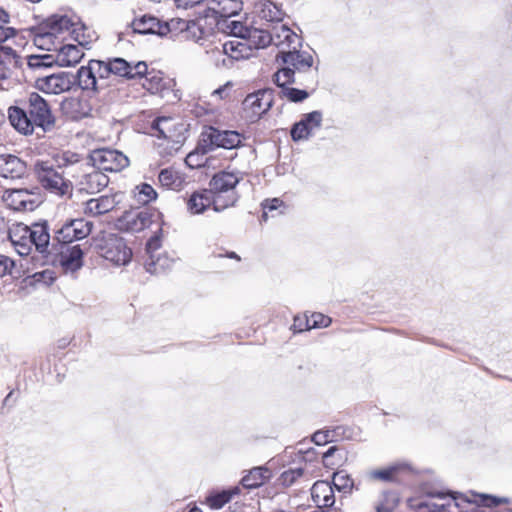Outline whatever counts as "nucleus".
I'll return each mask as SVG.
<instances>
[{
    "instance_id": "f257e3e1",
    "label": "nucleus",
    "mask_w": 512,
    "mask_h": 512,
    "mask_svg": "<svg viewBox=\"0 0 512 512\" xmlns=\"http://www.w3.org/2000/svg\"><path fill=\"white\" fill-rule=\"evenodd\" d=\"M10 124L21 134L31 135L36 127L50 131L55 124V118L48 102L38 93H29L23 101V107L8 108Z\"/></svg>"
},
{
    "instance_id": "f03ea898",
    "label": "nucleus",
    "mask_w": 512,
    "mask_h": 512,
    "mask_svg": "<svg viewBox=\"0 0 512 512\" xmlns=\"http://www.w3.org/2000/svg\"><path fill=\"white\" fill-rule=\"evenodd\" d=\"M471 500L461 493L444 492L432 490L428 492V499L413 504L410 507L426 509L427 512H480L478 505L486 507H497L500 504L508 503L507 498H498L491 495L475 494Z\"/></svg>"
},
{
    "instance_id": "7ed1b4c3",
    "label": "nucleus",
    "mask_w": 512,
    "mask_h": 512,
    "mask_svg": "<svg viewBox=\"0 0 512 512\" xmlns=\"http://www.w3.org/2000/svg\"><path fill=\"white\" fill-rule=\"evenodd\" d=\"M241 177L233 172L222 171L215 174L210 180L208 190L215 198L214 210L221 212L235 205L238 201V194L235 188Z\"/></svg>"
},
{
    "instance_id": "20e7f679",
    "label": "nucleus",
    "mask_w": 512,
    "mask_h": 512,
    "mask_svg": "<svg viewBox=\"0 0 512 512\" xmlns=\"http://www.w3.org/2000/svg\"><path fill=\"white\" fill-rule=\"evenodd\" d=\"M34 174L43 188L51 193L63 196L70 192V184L62 173L57 171L49 160H36L33 166Z\"/></svg>"
},
{
    "instance_id": "39448f33",
    "label": "nucleus",
    "mask_w": 512,
    "mask_h": 512,
    "mask_svg": "<svg viewBox=\"0 0 512 512\" xmlns=\"http://www.w3.org/2000/svg\"><path fill=\"white\" fill-rule=\"evenodd\" d=\"M201 136V146L204 153L212 151L214 148L229 150L238 148L244 139L237 131L219 130L214 127H209Z\"/></svg>"
},
{
    "instance_id": "423d86ee",
    "label": "nucleus",
    "mask_w": 512,
    "mask_h": 512,
    "mask_svg": "<svg viewBox=\"0 0 512 512\" xmlns=\"http://www.w3.org/2000/svg\"><path fill=\"white\" fill-rule=\"evenodd\" d=\"M98 248L103 258L116 265H125L132 257L131 249L127 247L123 238L116 234L104 236Z\"/></svg>"
},
{
    "instance_id": "0eeeda50",
    "label": "nucleus",
    "mask_w": 512,
    "mask_h": 512,
    "mask_svg": "<svg viewBox=\"0 0 512 512\" xmlns=\"http://www.w3.org/2000/svg\"><path fill=\"white\" fill-rule=\"evenodd\" d=\"M273 82L279 89L278 95L290 102H302L309 96L306 90L290 86L291 84H302V82L295 77V70L279 69L273 75Z\"/></svg>"
},
{
    "instance_id": "6e6552de",
    "label": "nucleus",
    "mask_w": 512,
    "mask_h": 512,
    "mask_svg": "<svg viewBox=\"0 0 512 512\" xmlns=\"http://www.w3.org/2000/svg\"><path fill=\"white\" fill-rule=\"evenodd\" d=\"M90 162L104 172H119L129 165V159L118 150L108 148L97 149L91 152Z\"/></svg>"
},
{
    "instance_id": "1a4fd4ad",
    "label": "nucleus",
    "mask_w": 512,
    "mask_h": 512,
    "mask_svg": "<svg viewBox=\"0 0 512 512\" xmlns=\"http://www.w3.org/2000/svg\"><path fill=\"white\" fill-rule=\"evenodd\" d=\"M75 84V77L71 73L59 72L38 77L35 87L46 94H61L69 91Z\"/></svg>"
},
{
    "instance_id": "9d476101",
    "label": "nucleus",
    "mask_w": 512,
    "mask_h": 512,
    "mask_svg": "<svg viewBox=\"0 0 512 512\" xmlns=\"http://www.w3.org/2000/svg\"><path fill=\"white\" fill-rule=\"evenodd\" d=\"M84 254L79 244L61 245L57 261L63 273L75 275L84 265Z\"/></svg>"
},
{
    "instance_id": "9b49d317",
    "label": "nucleus",
    "mask_w": 512,
    "mask_h": 512,
    "mask_svg": "<svg viewBox=\"0 0 512 512\" xmlns=\"http://www.w3.org/2000/svg\"><path fill=\"white\" fill-rule=\"evenodd\" d=\"M37 193L28 189H9L3 194V200L13 210L33 211L37 207Z\"/></svg>"
},
{
    "instance_id": "f8f14e48",
    "label": "nucleus",
    "mask_w": 512,
    "mask_h": 512,
    "mask_svg": "<svg viewBox=\"0 0 512 512\" xmlns=\"http://www.w3.org/2000/svg\"><path fill=\"white\" fill-rule=\"evenodd\" d=\"M154 136L179 143L184 139V125L171 117H159L153 121Z\"/></svg>"
},
{
    "instance_id": "ddd939ff",
    "label": "nucleus",
    "mask_w": 512,
    "mask_h": 512,
    "mask_svg": "<svg viewBox=\"0 0 512 512\" xmlns=\"http://www.w3.org/2000/svg\"><path fill=\"white\" fill-rule=\"evenodd\" d=\"M323 115L320 111H312L304 114L299 122L291 128L293 141L307 140L322 125Z\"/></svg>"
},
{
    "instance_id": "4468645a",
    "label": "nucleus",
    "mask_w": 512,
    "mask_h": 512,
    "mask_svg": "<svg viewBox=\"0 0 512 512\" xmlns=\"http://www.w3.org/2000/svg\"><path fill=\"white\" fill-rule=\"evenodd\" d=\"M277 59H281L285 65L282 69L295 70V75L304 74L310 71L313 66V57L307 51H299L294 48L292 51L281 52Z\"/></svg>"
},
{
    "instance_id": "2eb2a0df",
    "label": "nucleus",
    "mask_w": 512,
    "mask_h": 512,
    "mask_svg": "<svg viewBox=\"0 0 512 512\" xmlns=\"http://www.w3.org/2000/svg\"><path fill=\"white\" fill-rule=\"evenodd\" d=\"M108 183V176L101 170L97 169L92 163L83 171V174L78 180L80 190L86 191L90 194L100 192L102 189L107 187Z\"/></svg>"
},
{
    "instance_id": "dca6fc26",
    "label": "nucleus",
    "mask_w": 512,
    "mask_h": 512,
    "mask_svg": "<svg viewBox=\"0 0 512 512\" xmlns=\"http://www.w3.org/2000/svg\"><path fill=\"white\" fill-rule=\"evenodd\" d=\"M313 502L319 508H327L324 512H342L338 508L332 509L335 504L334 488L328 481H317L311 488Z\"/></svg>"
},
{
    "instance_id": "f3484780",
    "label": "nucleus",
    "mask_w": 512,
    "mask_h": 512,
    "mask_svg": "<svg viewBox=\"0 0 512 512\" xmlns=\"http://www.w3.org/2000/svg\"><path fill=\"white\" fill-rule=\"evenodd\" d=\"M133 31L139 34H155L159 36L166 35L170 29L167 22H162L158 18L144 14L135 18L131 24Z\"/></svg>"
},
{
    "instance_id": "a211bd4d",
    "label": "nucleus",
    "mask_w": 512,
    "mask_h": 512,
    "mask_svg": "<svg viewBox=\"0 0 512 512\" xmlns=\"http://www.w3.org/2000/svg\"><path fill=\"white\" fill-rule=\"evenodd\" d=\"M272 101V91L264 89L247 95L243 105L245 109L251 110L254 117H260L271 108Z\"/></svg>"
},
{
    "instance_id": "6ab92c4d",
    "label": "nucleus",
    "mask_w": 512,
    "mask_h": 512,
    "mask_svg": "<svg viewBox=\"0 0 512 512\" xmlns=\"http://www.w3.org/2000/svg\"><path fill=\"white\" fill-rule=\"evenodd\" d=\"M56 39L65 33L74 34L76 23L67 15H52L42 24Z\"/></svg>"
},
{
    "instance_id": "aec40b11",
    "label": "nucleus",
    "mask_w": 512,
    "mask_h": 512,
    "mask_svg": "<svg viewBox=\"0 0 512 512\" xmlns=\"http://www.w3.org/2000/svg\"><path fill=\"white\" fill-rule=\"evenodd\" d=\"M28 226L23 223L13 225L9 230V239L20 256L31 253V241L29 240Z\"/></svg>"
},
{
    "instance_id": "412c9836",
    "label": "nucleus",
    "mask_w": 512,
    "mask_h": 512,
    "mask_svg": "<svg viewBox=\"0 0 512 512\" xmlns=\"http://www.w3.org/2000/svg\"><path fill=\"white\" fill-rule=\"evenodd\" d=\"M29 240L31 241V250H35L41 254L49 253L50 235L47 223H34L28 226Z\"/></svg>"
},
{
    "instance_id": "4be33fe9",
    "label": "nucleus",
    "mask_w": 512,
    "mask_h": 512,
    "mask_svg": "<svg viewBox=\"0 0 512 512\" xmlns=\"http://www.w3.org/2000/svg\"><path fill=\"white\" fill-rule=\"evenodd\" d=\"M26 173V164L15 155H0V175L4 178L19 179Z\"/></svg>"
},
{
    "instance_id": "5701e85b",
    "label": "nucleus",
    "mask_w": 512,
    "mask_h": 512,
    "mask_svg": "<svg viewBox=\"0 0 512 512\" xmlns=\"http://www.w3.org/2000/svg\"><path fill=\"white\" fill-rule=\"evenodd\" d=\"M152 216V213L147 209L131 211L124 215L122 221L126 230L130 232H140L151 225Z\"/></svg>"
},
{
    "instance_id": "b1692460",
    "label": "nucleus",
    "mask_w": 512,
    "mask_h": 512,
    "mask_svg": "<svg viewBox=\"0 0 512 512\" xmlns=\"http://www.w3.org/2000/svg\"><path fill=\"white\" fill-rule=\"evenodd\" d=\"M222 51L226 54L230 66L234 60L247 59L252 56L249 44L245 39H232L222 43Z\"/></svg>"
},
{
    "instance_id": "393cba45",
    "label": "nucleus",
    "mask_w": 512,
    "mask_h": 512,
    "mask_svg": "<svg viewBox=\"0 0 512 512\" xmlns=\"http://www.w3.org/2000/svg\"><path fill=\"white\" fill-rule=\"evenodd\" d=\"M84 52L77 45L67 44L62 46L55 57V62L62 67L74 66L80 62Z\"/></svg>"
},
{
    "instance_id": "a878e982",
    "label": "nucleus",
    "mask_w": 512,
    "mask_h": 512,
    "mask_svg": "<svg viewBox=\"0 0 512 512\" xmlns=\"http://www.w3.org/2000/svg\"><path fill=\"white\" fill-rule=\"evenodd\" d=\"M245 41L249 44L251 54L254 49L265 48L274 41V36L266 29L249 27Z\"/></svg>"
},
{
    "instance_id": "bb28decb",
    "label": "nucleus",
    "mask_w": 512,
    "mask_h": 512,
    "mask_svg": "<svg viewBox=\"0 0 512 512\" xmlns=\"http://www.w3.org/2000/svg\"><path fill=\"white\" fill-rule=\"evenodd\" d=\"M116 205L114 196L103 195L99 198H93L85 203L84 212L86 214L97 216L111 211Z\"/></svg>"
},
{
    "instance_id": "cd10ccee",
    "label": "nucleus",
    "mask_w": 512,
    "mask_h": 512,
    "mask_svg": "<svg viewBox=\"0 0 512 512\" xmlns=\"http://www.w3.org/2000/svg\"><path fill=\"white\" fill-rule=\"evenodd\" d=\"M214 196L208 190L194 192L187 201V208L192 214L203 213L210 205L214 207Z\"/></svg>"
},
{
    "instance_id": "c85d7f7f",
    "label": "nucleus",
    "mask_w": 512,
    "mask_h": 512,
    "mask_svg": "<svg viewBox=\"0 0 512 512\" xmlns=\"http://www.w3.org/2000/svg\"><path fill=\"white\" fill-rule=\"evenodd\" d=\"M410 467L405 463H396L385 468L371 470L368 473L370 479L383 482H392L397 479L401 472L409 470Z\"/></svg>"
},
{
    "instance_id": "c756f323",
    "label": "nucleus",
    "mask_w": 512,
    "mask_h": 512,
    "mask_svg": "<svg viewBox=\"0 0 512 512\" xmlns=\"http://www.w3.org/2000/svg\"><path fill=\"white\" fill-rule=\"evenodd\" d=\"M271 477L270 470L266 467H254L245 475L241 484L244 488L254 489L262 486Z\"/></svg>"
},
{
    "instance_id": "7c9ffc66",
    "label": "nucleus",
    "mask_w": 512,
    "mask_h": 512,
    "mask_svg": "<svg viewBox=\"0 0 512 512\" xmlns=\"http://www.w3.org/2000/svg\"><path fill=\"white\" fill-rule=\"evenodd\" d=\"M233 15L224 17V19L218 22V26L224 33L234 37V39H245L249 27L241 21L233 19Z\"/></svg>"
},
{
    "instance_id": "2f4dec72",
    "label": "nucleus",
    "mask_w": 512,
    "mask_h": 512,
    "mask_svg": "<svg viewBox=\"0 0 512 512\" xmlns=\"http://www.w3.org/2000/svg\"><path fill=\"white\" fill-rule=\"evenodd\" d=\"M75 77V82H78V85L83 90H97L100 89L98 85V80L96 79V75L94 74V68L92 66V61L90 60L87 66H82L78 69Z\"/></svg>"
},
{
    "instance_id": "473e14b6",
    "label": "nucleus",
    "mask_w": 512,
    "mask_h": 512,
    "mask_svg": "<svg viewBox=\"0 0 512 512\" xmlns=\"http://www.w3.org/2000/svg\"><path fill=\"white\" fill-rule=\"evenodd\" d=\"M158 180L161 186L175 191L181 190L184 184V177L173 168L161 170Z\"/></svg>"
},
{
    "instance_id": "72a5a7b5",
    "label": "nucleus",
    "mask_w": 512,
    "mask_h": 512,
    "mask_svg": "<svg viewBox=\"0 0 512 512\" xmlns=\"http://www.w3.org/2000/svg\"><path fill=\"white\" fill-rule=\"evenodd\" d=\"M0 65L11 71L20 67L21 56L11 43L0 44Z\"/></svg>"
},
{
    "instance_id": "f704fd0d",
    "label": "nucleus",
    "mask_w": 512,
    "mask_h": 512,
    "mask_svg": "<svg viewBox=\"0 0 512 512\" xmlns=\"http://www.w3.org/2000/svg\"><path fill=\"white\" fill-rule=\"evenodd\" d=\"M259 16L267 22H281L284 12L273 2L263 0L259 3Z\"/></svg>"
},
{
    "instance_id": "c9c22d12",
    "label": "nucleus",
    "mask_w": 512,
    "mask_h": 512,
    "mask_svg": "<svg viewBox=\"0 0 512 512\" xmlns=\"http://www.w3.org/2000/svg\"><path fill=\"white\" fill-rule=\"evenodd\" d=\"M222 43H214L205 48V54L216 67H230L226 54L222 51Z\"/></svg>"
},
{
    "instance_id": "e433bc0d",
    "label": "nucleus",
    "mask_w": 512,
    "mask_h": 512,
    "mask_svg": "<svg viewBox=\"0 0 512 512\" xmlns=\"http://www.w3.org/2000/svg\"><path fill=\"white\" fill-rule=\"evenodd\" d=\"M239 493V488L235 487L230 490H224L215 494H211L206 498V503L212 509H221L225 504L230 502L234 495Z\"/></svg>"
},
{
    "instance_id": "4c0bfd02",
    "label": "nucleus",
    "mask_w": 512,
    "mask_h": 512,
    "mask_svg": "<svg viewBox=\"0 0 512 512\" xmlns=\"http://www.w3.org/2000/svg\"><path fill=\"white\" fill-rule=\"evenodd\" d=\"M94 68V74L98 80L100 89H103L109 85L108 79L112 76L111 67L109 61L91 60Z\"/></svg>"
},
{
    "instance_id": "58836bf2",
    "label": "nucleus",
    "mask_w": 512,
    "mask_h": 512,
    "mask_svg": "<svg viewBox=\"0 0 512 512\" xmlns=\"http://www.w3.org/2000/svg\"><path fill=\"white\" fill-rule=\"evenodd\" d=\"M208 2L209 10L213 11L215 14L226 17L236 12V2L235 0H206Z\"/></svg>"
},
{
    "instance_id": "ea45409f",
    "label": "nucleus",
    "mask_w": 512,
    "mask_h": 512,
    "mask_svg": "<svg viewBox=\"0 0 512 512\" xmlns=\"http://www.w3.org/2000/svg\"><path fill=\"white\" fill-rule=\"evenodd\" d=\"M80 240L76 234L71 221L66 222L57 232L54 241L60 245H71L72 242Z\"/></svg>"
},
{
    "instance_id": "a19ab883",
    "label": "nucleus",
    "mask_w": 512,
    "mask_h": 512,
    "mask_svg": "<svg viewBox=\"0 0 512 512\" xmlns=\"http://www.w3.org/2000/svg\"><path fill=\"white\" fill-rule=\"evenodd\" d=\"M134 195L137 202L143 205H146L157 198L156 191L147 183H142L136 186Z\"/></svg>"
},
{
    "instance_id": "79ce46f5",
    "label": "nucleus",
    "mask_w": 512,
    "mask_h": 512,
    "mask_svg": "<svg viewBox=\"0 0 512 512\" xmlns=\"http://www.w3.org/2000/svg\"><path fill=\"white\" fill-rule=\"evenodd\" d=\"M270 33L274 36V41L272 43L275 45H279L283 42H287L290 45L297 39L296 33L286 25H281L279 28L274 27Z\"/></svg>"
},
{
    "instance_id": "37998d69",
    "label": "nucleus",
    "mask_w": 512,
    "mask_h": 512,
    "mask_svg": "<svg viewBox=\"0 0 512 512\" xmlns=\"http://www.w3.org/2000/svg\"><path fill=\"white\" fill-rule=\"evenodd\" d=\"M398 505V497L393 492H384L377 503L376 512H393Z\"/></svg>"
},
{
    "instance_id": "c03bdc74",
    "label": "nucleus",
    "mask_w": 512,
    "mask_h": 512,
    "mask_svg": "<svg viewBox=\"0 0 512 512\" xmlns=\"http://www.w3.org/2000/svg\"><path fill=\"white\" fill-rule=\"evenodd\" d=\"M108 61L111 67L112 76L125 77L129 79V75H131V70H129L130 63L123 58H113Z\"/></svg>"
},
{
    "instance_id": "a18cd8bd",
    "label": "nucleus",
    "mask_w": 512,
    "mask_h": 512,
    "mask_svg": "<svg viewBox=\"0 0 512 512\" xmlns=\"http://www.w3.org/2000/svg\"><path fill=\"white\" fill-rule=\"evenodd\" d=\"M56 38L50 34V31L47 29H43V25L40 28V32L35 35L34 42L35 44L45 50H51L52 46L55 45Z\"/></svg>"
},
{
    "instance_id": "49530a36",
    "label": "nucleus",
    "mask_w": 512,
    "mask_h": 512,
    "mask_svg": "<svg viewBox=\"0 0 512 512\" xmlns=\"http://www.w3.org/2000/svg\"><path fill=\"white\" fill-rule=\"evenodd\" d=\"M334 487L338 491L347 492L353 487V480L349 475L344 474L343 472H337L333 475V488Z\"/></svg>"
},
{
    "instance_id": "de8ad7c7",
    "label": "nucleus",
    "mask_w": 512,
    "mask_h": 512,
    "mask_svg": "<svg viewBox=\"0 0 512 512\" xmlns=\"http://www.w3.org/2000/svg\"><path fill=\"white\" fill-rule=\"evenodd\" d=\"M70 221L80 240L87 237L91 233L93 227L92 222L86 221L84 219H72Z\"/></svg>"
},
{
    "instance_id": "09e8293b",
    "label": "nucleus",
    "mask_w": 512,
    "mask_h": 512,
    "mask_svg": "<svg viewBox=\"0 0 512 512\" xmlns=\"http://www.w3.org/2000/svg\"><path fill=\"white\" fill-rule=\"evenodd\" d=\"M304 468L296 467L284 471L280 476V481L285 486H291L295 481L303 476Z\"/></svg>"
},
{
    "instance_id": "8fccbe9b",
    "label": "nucleus",
    "mask_w": 512,
    "mask_h": 512,
    "mask_svg": "<svg viewBox=\"0 0 512 512\" xmlns=\"http://www.w3.org/2000/svg\"><path fill=\"white\" fill-rule=\"evenodd\" d=\"M151 261L146 263V269L150 273H158L170 267V261L167 257H158L154 260V256H150Z\"/></svg>"
},
{
    "instance_id": "3c124183",
    "label": "nucleus",
    "mask_w": 512,
    "mask_h": 512,
    "mask_svg": "<svg viewBox=\"0 0 512 512\" xmlns=\"http://www.w3.org/2000/svg\"><path fill=\"white\" fill-rule=\"evenodd\" d=\"M336 430H319L312 436V441L316 445H325L334 441Z\"/></svg>"
},
{
    "instance_id": "603ef678",
    "label": "nucleus",
    "mask_w": 512,
    "mask_h": 512,
    "mask_svg": "<svg viewBox=\"0 0 512 512\" xmlns=\"http://www.w3.org/2000/svg\"><path fill=\"white\" fill-rule=\"evenodd\" d=\"M16 264L10 257L0 254V278L13 275Z\"/></svg>"
},
{
    "instance_id": "864d4df0",
    "label": "nucleus",
    "mask_w": 512,
    "mask_h": 512,
    "mask_svg": "<svg viewBox=\"0 0 512 512\" xmlns=\"http://www.w3.org/2000/svg\"><path fill=\"white\" fill-rule=\"evenodd\" d=\"M331 323V319L321 313H313L309 317L310 329L327 327Z\"/></svg>"
},
{
    "instance_id": "5fc2aeb1",
    "label": "nucleus",
    "mask_w": 512,
    "mask_h": 512,
    "mask_svg": "<svg viewBox=\"0 0 512 512\" xmlns=\"http://www.w3.org/2000/svg\"><path fill=\"white\" fill-rule=\"evenodd\" d=\"M15 33L16 31L13 28L3 27L2 24H0V44H13Z\"/></svg>"
},
{
    "instance_id": "6e6d98bb",
    "label": "nucleus",
    "mask_w": 512,
    "mask_h": 512,
    "mask_svg": "<svg viewBox=\"0 0 512 512\" xmlns=\"http://www.w3.org/2000/svg\"><path fill=\"white\" fill-rule=\"evenodd\" d=\"M293 329L295 332H303L310 329L309 317L307 316H295L293 320Z\"/></svg>"
},
{
    "instance_id": "4d7b16f0",
    "label": "nucleus",
    "mask_w": 512,
    "mask_h": 512,
    "mask_svg": "<svg viewBox=\"0 0 512 512\" xmlns=\"http://www.w3.org/2000/svg\"><path fill=\"white\" fill-rule=\"evenodd\" d=\"M282 204H283V202L278 198H274L272 200H266V202L263 204L264 211L262 214V219L264 221H266L268 218V212L277 210Z\"/></svg>"
},
{
    "instance_id": "13d9d810",
    "label": "nucleus",
    "mask_w": 512,
    "mask_h": 512,
    "mask_svg": "<svg viewBox=\"0 0 512 512\" xmlns=\"http://www.w3.org/2000/svg\"><path fill=\"white\" fill-rule=\"evenodd\" d=\"M131 75L129 79L141 78L147 73V64L145 62H138L135 65L130 64Z\"/></svg>"
},
{
    "instance_id": "bf43d9fd",
    "label": "nucleus",
    "mask_w": 512,
    "mask_h": 512,
    "mask_svg": "<svg viewBox=\"0 0 512 512\" xmlns=\"http://www.w3.org/2000/svg\"><path fill=\"white\" fill-rule=\"evenodd\" d=\"M70 104L73 107L79 108V111L77 110V114L73 116L75 119H81L90 115V108L88 107L87 103H83L79 100H72Z\"/></svg>"
},
{
    "instance_id": "052dcab7",
    "label": "nucleus",
    "mask_w": 512,
    "mask_h": 512,
    "mask_svg": "<svg viewBox=\"0 0 512 512\" xmlns=\"http://www.w3.org/2000/svg\"><path fill=\"white\" fill-rule=\"evenodd\" d=\"M58 166L61 167L62 165H68V164H74L79 162V155L72 152H64L60 159L57 161Z\"/></svg>"
},
{
    "instance_id": "680f3d73",
    "label": "nucleus",
    "mask_w": 512,
    "mask_h": 512,
    "mask_svg": "<svg viewBox=\"0 0 512 512\" xmlns=\"http://www.w3.org/2000/svg\"><path fill=\"white\" fill-rule=\"evenodd\" d=\"M51 274L52 272L49 271V270H44L42 272H37L33 275V278L36 282H44V283H49L53 280V278L51 277Z\"/></svg>"
},
{
    "instance_id": "e2e57ef3",
    "label": "nucleus",
    "mask_w": 512,
    "mask_h": 512,
    "mask_svg": "<svg viewBox=\"0 0 512 512\" xmlns=\"http://www.w3.org/2000/svg\"><path fill=\"white\" fill-rule=\"evenodd\" d=\"M205 0H175L177 8L188 9L194 7Z\"/></svg>"
},
{
    "instance_id": "0e129e2a",
    "label": "nucleus",
    "mask_w": 512,
    "mask_h": 512,
    "mask_svg": "<svg viewBox=\"0 0 512 512\" xmlns=\"http://www.w3.org/2000/svg\"><path fill=\"white\" fill-rule=\"evenodd\" d=\"M27 64L31 69H39L45 66V63L39 59L38 55H30L27 59Z\"/></svg>"
},
{
    "instance_id": "69168bd1",
    "label": "nucleus",
    "mask_w": 512,
    "mask_h": 512,
    "mask_svg": "<svg viewBox=\"0 0 512 512\" xmlns=\"http://www.w3.org/2000/svg\"><path fill=\"white\" fill-rule=\"evenodd\" d=\"M198 157L197 153H190L186 157V164L190 167H199L202 165L200 162H196V158Z\"/></svg>"
},
{
    "instance_id": "338daca9",
    "label": "nucleus",
    "mask_w": 512,
    "mask_h": 512,
    "mask_svg": "<svg viewBox=\"0 0 512 512\" xmlns=\"http://www.w3.org/2000/svg\"><path fill=\"white\" fill-rule=\"evenodd\" d=\"M160 246L159 239L157 237H152L146 245V249L149 253H151L153 250L158 249Z\"/></svg>"
},
{
    "instance_id": "774afa93",
    "label": "nucleus",
    "mask_w": 512,
    "mask_h": 512,
    "mask_svg": "<svg viewBox=\"0 0 512 512\" xmlns=\"http://www.w3.org/2000/svg\"><path fill=\"white\" fill-rule=\"evenodd\" d=\"M229 85L230 83H227L226 85L219 87L218 89L213 91L212 95L218 96L220 99L227 97V88Z\"/></svg>"
}]
</instances>
